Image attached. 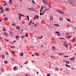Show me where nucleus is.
I'll return each mask as SVG.
<instances>
[{
  "mask_svg": "<svg viewBox=\"0 0 76 76\" xmlns=\"http://www.w3.org/2000/svg\"><path fill=\"white\" fill-rule=\"evenodd\" d=\"M17 42V41L16 40H14V41H13V43H15V42Z\"/></svg>",
  "mask_w": 76,
  "mask_h": 76,
  "instance_id": "obj_54",
  "label": "nucleus"
},
{
  "mask_svg": "<svg viewBox=\"0 0 76 76\" xmlns=\"http://www.w3.org/2000/svg\"><path fill=\"white\" fill-rule=\"evenodd\" d=\"M28 34L27 33H26V34H25V37H28Z\"/></svg>",
  "mask_w": 76,
  "mask_h": 76,
  "instance_id": "obj_33",
  "label": "nucleus"
},
{
  "mask_svg": "<svg viewBox=\"0 0 76 76\" xmlns=\"http://www.w3.org/2000/svg\"><path fill=\"white\" fill-rule=\"evenodd\" d=\"M40 15H44V13H42V12H41L40 13Z\"/></svg>",
  "mask_w": 76,
  "mask_h": 76,
  "instance_id": "obj_40",
  "label": "nucleus"
},
{
  "mask_svg": "<svg viewBox=\"0 0 76 76\" xmlns=\"http://www.w3.org/2000/svg\"><path fill=\"white\" fill-rule=\"evenodd\" d=\"M25 76H31V75H29V74H25Z\"/></svg>",
  "mask_w": 76,
  "mask_h": 76,
  "instance_id": "obj_41",
  "label": "nucleus"
},
{
  "mask_svg": "<svg viewBox=\"0 0 76 76\" xmlns=\"http://www.w3.org/2000/svg\"><path fill=\"white\" fill-rule=\"evenodd\" d=\"M20 56H23V53H20Z\"/></svg>",
  "mask_w": 76,
  "mask_h": 76,
  "instance_id": "obj_21",
  "label": "nucleus"
},
{
  "mask_svg": "<svg viewBox=\"0 0 76 76\" xmlns=\"http://www.w3.org/2000/svg\"><path fill=\"white\" fill-rule=\"evenodd\" d=\"M38 17H39L38 15H37V17L35 16L34 17V19H36V18H37V20H38Z\"/></svg>",
  "mask_w": 76,
  "mask_h": 76,
  "instance_id": "obj_18",
  "label": "nucleus"
},
{
  "mask_svg": "<svg viewBox=\"0 0 76 76\" xmlns=\"http://www.w3.org/2000/svg\"><path fill=\"white\" fill-rule=\"evenodd\" d=\"M15 38H16V40H18L19 38V37L18 36H15Z\"/></svg>",
  "mask_w": 76,
  "mask_h": 76,
  "instance_id": "obj_13",
  "label": "nucleus"
},
{
  "mask_svg": "<svg viewBox=\"0 0 76 76\" xmlns=\"http://www.w3.org/2000/svg\"><path fill=\"white\" fill-rule=\"evenodd\" d=\"M11 53H12V54H15L14 51H11Z\"/></svg>",
  "mask_w": 76,
  "mask_h": 76,
  "instance_id": "obj_23",
  "label": "nucleus"
},
{
  "mask_svg": "<svg viewBox=\"0 0 76 76\" xmlns=\"http://www.w3.org/2000/svg\"><path fill=\"white\" fill-rule=\"evenodd\" d=\"M57 36H58V37H59L61 35V33H57Z\"/></svg>",
  "mask_w": 76,
  "mask_h": 76,
  "instance_id": "obj_20",
  "label": "nucleus"
},
{
  "mask_svg": "<svg viewBox=\"0 0 76 76\" xmlns=\"http://www.w3.org/2000/svg\"><path fill=\"white\" fill-rule=\"evenodd\" d=\"M44 7V9H45L46 8V7L45 6H44L43 7V6H41V9L40 10H39L40 12H42V11H43V8Z\"/></svg>",
  "mask_w": 76,
  "mask_h": 76,
  "instance_id": "obj_3",
  "label": "nucleus"
},
{
  "mask_svg": "<svg viewBox=\"0 0 76 76\" xmlns=\"http://www.w3.org/2000/svg\"><path fill=\"white\" fill-rule=\"evenodd\" d=\"M68 2L69 4H75V2L73 0H68Z\"/></svg>",
  "mask_w": 76,
  "mask_h": 76,
  "instance_id": "obj_1",
  "label": "nucleus"
},
{
  "mask_svg": "<svg viewBox=\"0 0 76 76\" xmlns=\"http://www.w3.org/2000/svg\"><path fill=\"white\" fill-rule=\"evenodd\" d=\"M65 66H66V67H70V65H68L67 64H65Z\"/></svg>",
  "mask_w": 76,
  "mask_h": 76,
  "instance_id": "obj_24",
  "label": "nucleus"
},
{
  "mask_svg": "<svg viewBox=\"0 0 76 76\" xmlns=\"http://www.w3.org/2000/svg\"><path fill=\"white\" fill-rule=\"evenodd\" d=\"M4 39V40L6 42H9V40L7 39Z\"/></svg>",
  "mask_w": 76,
  "mask_h": 76,
  "instance_id": "obj_37",
  "label": "nucleus"
},
{
  "mask_svg": "<svg viewBox=\"0 0 76 76\" xmlns=\"http://www.w3.org/2000/svg\"><path fill=\"white\" fill-rule=\"evenodd\" d=\"M56 11L58 12V13H60V14L63 15L64 14V13L63 11H59L58 10H56Z\"/></svg>",
  "mask_w": 76,
  "mask_h": 76,
  "instance_id": "obj_2",
  "label": "nucleus"
},
{
  "mask_svg": "<svg viewBox=\"0 0 76 76\" xmlns=\"http://www.w3.org/2000/svg\"><path fill=\"white\" fill-rule=\"evenodd\" d=\"M32 3H33V4H35V2H34V1H32Z\"/></svg>",
  "mask_w": 76,
  "mask_h": 76,
  "instance_id": "obj_63",
  "label": "nucleus"
},
{
  "mask_svg": "<svg viewBox=\"0 0 76 76\" xmlns=\"http://www.w3.org/2000/svg\"><path fill=\"white\" fill-rule=\"evenodd\" d=\"M10 9L9 8H6L5 9V10L7 11H9Z\"/></svg>",
  "mask_w": 76,
  "mask_h": 76,
  "instance_id": "obj_30",
  "label": "nucleus"
},
{
  "mask_svg": "<svg viewBox=\"0 0 76 76\" xmlns=\"http://www.w3.org/2000/svg\"><path fill=\"white\" fill-rule=\"evenodd\" d=\"M18 18H19V19L20 20L21 19V17H20V16H18Z\"/></svg>",
  "mask_w": 76,
  "mask_h": 76,
  "instance_id": "obj_47",
  "label": "nucleus"
},
{
  "mask_svg": "<svg viewBox=\"0 0 76 76\" xmlns=\"http://www.w3.org/2000/svg\"><path fill=\"white\" fill-rule=\"evenodd\" d=\"M34 54L35 55V56H39V53H35Z\"/></svg>",
  "mask_w": 76,
  "mask_h": 76,
  "instance_id": "obj_14",
  "label": "nucleus"
},
{
  "mask_svg": "<svg viewBox=\"0 0 76 76\" xmlns=\"http://www.w3.org/2000/svg\"><path fill=\"white\" fill-rule=\"evenodd\" d=\"M55 69L56 70V71H58V68L56 67V68H55Z\"/></svg>",
  "mask_w": 76,
  "mask_h": 76,
  "instance_id": "obj_38",
  "label": "nucleus"
},
{
  "mask_svg": "<svg viewBox=\"0 0 76 76\" xmlns=\"http://www.w3.org/2000/svg\"><path fill=\"white\" fill-rule=\"evenodd\" d=\"M31 23L30 22V23H29V24H28V25L31 26Z\"/></svg>",
  "mask_w": 76,
  "mask_h": 76,
  "instance_id": "obj_60",
  "label": "nucleus"
},
{
  "mask_svg": "<svg viewBox=\"0 0 76 76\" xmlns=\"http://www.w3.org/2000/svg\"><path fill=\"white\" fill-rule=\"evenodd\" d=\"M18 15H19V16H20L24 17V15H22L21 14H19Z\"/></svg>",
  "mask_w": 76,
  "mask_h": 76,
  "instance_id": "obj_35",
  "label": "nucleus"
},
{
  "mask_svg": "<svg viewBox=\"0 0 76 76\" xmlns=\"http://www.w3.org/2000/svg\"><path fill=\"white\" fill-rule=\"evenodd\" d=\"M50 57H51V58H52L54 59V57L53 56H50Z\"/></svg>",
  "mask_w": 76,
  "mask_h": 76,
  "instance_id": "obj_52",
  "label": "nucleus"
},
{
  "mask_svg": "<svg viewBox=\"0 0 76 76\" xmlns=\"http://www.w3.org/2000/svg\"><path fill=\"white\" fill-rule=\"evenodd\" d=\"M52 50L53 51H55L56 50V48L55 46H53L52 47Z\"/></svg>",
  "mask_w": 76,
  "mask_h": 76,
  "instance_id": "obj_12",
  "label": "nucleus"
},
{
  "mask_svg": "<svg viewBox=\"0 0 76 76\" xmlns=\"http://www.w3.org/2000/svg\"><path fill=\"white\" fill-rule=\"evenodd\" d=\"M75 58H69V60L70 61H73L75 60Z\"/></svg>",
  "mask_w": 76,
  "mask_h": 76,
  "instance_id": "obj_9",
  "label": "nucleus"
},
{
  "mask_svg": "<svg viewBox=\"0 0 76 76\" xmlns=\"http://www.w3.org/2000/svg\"><path fill=\"white\" fill-rule=\"evenodd\" d=\"M7 63H8V61H4V63L5 64H7Z\"/></svg>",
  "mask_w": 76,
  "mask_h": 76,
  "instance_id": "obj_49",
  "label": "nucleus"
},
{
  "mask_svg": "<svg viewBox=\"0 0 76 76\" xmlns=\"http://www.w3.org/2000/svg\"><path fill=\"white\" fill-rule=\"evenodd\" d=\"M64 4H67V2H66V1H64Z\"/></svg>",
  "mask_w": 76,
  "mask_h": 76,
  "instance_id": "obj_64",
  "label": "nucleus"
},
{
  "mask_svg": "<svg viewBox=\"0 0 76 76\" xmlns=\"http://www.w3.org/2000/svg\"><path fill=\"white\" fill-rule=\"evenodd\" d=\"M26 17H27V18L28 20V21H29V16H28V15H27L26 16Z\"/></svg>",
  "mask_w": 76,
  "mask_h": 76,
  "instance_id": "obj_31",
  "label": "nucleus"
},
{
  "mask_svg": "<svg viewBox=\"0 0 76 76\" xmlns=\"http://www.w3.org/2000/svg\"><path fill=\"white\" fill-rule=\"evenodd\" d=\"M66 64H69L70 63V62L69 61H66Z\"/></svg>",
  "mask_w": 76,
  "mask_h": 76,
  "instance_id": "obj_39",
  "label": "nucleus"
},
{
  "mask_svg": "<svg viewBox=\"0 0 76 76\" xmlns=\"http://www.w3.org/2000/svg\"><path fill=\"white\" fill-rule=\"evenodd\" d=\"M5 53L7 55H9V53L7 52H5Z\"/></svg>",
  "mask_w": 76,
  "mask_h": 76,
  "instance_id": "obj_57",
  "label": "nucleus"
},
{
  "mask_svg": "<svg viewBox=\"0 0 76 76\" xmlns=\"http://www.w3.org/2000/svg\"><path fill=\"white\" fill-rule=\"evenodd\" d=\"M3 3H4V4H7L6 2L5 1H3Z\"/></svg>",
  "mask_w": 76,
  "mask_h": 76,
  "instance_id": "obj_50",
  "label": "nucleus"
},
{
  "mask_svg": "<svg viewBox=\"0 0 76 76\" xmlns=\"http://www.w3.org/2000/svg\"><path fill=\"white\" fill-rule=\"evenodd\" d=\"M11 60H12V61H14V59L13 58H12L11 59Z\"/></svg>",
  "mask_w": 76,
  "mask_h": 76,
  "instance_id": "obj_61",
  "label": "nucleus"
},
{
  "mask_svg": "<svg viewBox=\"0 0 76 76\" xmlns=\"http://www.w3.org/2000/svg\"><path fill=\"white\" fill-rule=\"evenodd\" d=\"M30 47H31V48H34V46H31Z\"/></svg>",
  "mask_w": 76,
  "mask_h": 76,
  "instance_id": "obj_46",
  "label": "nucleus"
},
{
  "mask_svg": "<svg viewBox=\"0 0 76 76\" xmlns=\"http://www.w3.org/2000/svg\"><path fill=\"white\" fill-rule=\"evenodd\" d=\"M58 54L59 55H64V54L63 53H58Z\"/></svg>",
  "mask_w": 76,
  "mask_h": 76,
  "instance_id": "obj_28",
  "label": "nucleus"
},
{
  "mask_svg": "<svg viewBox=\"0 0 76 76\" xmlns=\"http://www.w3.org/2000/svg\"><path fill=\"white\" fill-rule=\"evenodd\" d=\"M59 20H60V21H62L63 20V18H59Z\"/></svg>",
  "mask_w": 76,
  "mask_h": 76,
  "instance_id": "obj_16",
  "label": "nucleus"
},
{
  "mask_svg": "<svg viewBox=\"0 0 76 76\" xmlns=\"http://www.w3.org/2000/svg\"><path fill=\"white\" fill-rule=\"evenodd\" d=\"M60 33L59 31H55V33Z\"/></svg>",
  "mask_w": 76,
  "mask_h": 76,
  "instance_id": "obj_59",
  "label": "nucleus"
},
{
  "mask_svg": "<svg viewBox=\"0 0 76 76\" xmlns=\"http://www.w3.org/2000/svg\"><path fill=\"white\" fill-rule=\"evenodd\" d=\"M55 26L57 27H59V26L57 24H54V26H53V28H54V29L56 28V27H55Z\"/></svg>",
  "mask_w": 76,
  "mask_h": 76,
  "instance_id": "obj_6",
  "label": "nucleus"
},
{
  "mask_svg": "<svg viewBox=\"0 0 76 76\" xmlns=\"http://www.w3.org/2000/svg\"><path fill=\"white\" fill-rule=\"evenodd\" d=\"M17 67L16 66H15L14 68H13V69L15 71L16 69V68Z\"/></svg>",
  "mask_w": 76,
  "mask_h": 76,
  "instance_id": "obj_36",
  "label": "nucleus"
},
{
  "mask_svg": "<svg viewBox=\"0 0 76 76\" xmlns=\"http://www.w3.org/2000/svg\"><path fill=\"white\" fill-rule=\"evenodd\" d=\"M72 42H75V39H73L72 40Z\"/></svg>",
  "mask_w": 76,
  "mask_h": 76,
  "instance_id": "obj_44",
  "label": "nucleus"
},
{
  "mask_svg": "<svg viewBox=\"0 0 76 76\" xmlns=\"http://www.w3.org/2000/svg\"><path fill=\"white\" fill-rule=\"evenodd\" d=\"M4 35L5 36L8 37V34L6 33V32H5L4 33Z\"/></svg>",
  "mask_w": 76,
  "mask_h": 76,
  "instance_id": "obj_15",
  "label": "nucleus"
},
{
  "mask_svg": "<svg viewBox=\"0 0 76 76\" xmlns=\"http://www.w3.org/2000/svg\"><path fill=\"white\" fill-rule=\"evenodd\" d=\"M4 12V9H2V10H1V12H0V14L1 13H3Z\"/></svg>",
  "mask_w": 76,
  "mask_h": 76,
  "instance_id": "obj_29",
  "label": "nucleus"
},
{
  "mask_svg": "<svg viewBox=\"0 0 76 76\" xmlns=\"http://www.w3.org/2000/svg\"><path fill=\"white\" fill-rule=\"evenodd\" d=\"M5 69L4 67H1V72H4Z\"/></svg>",
  "mask_w": 76,
  "mask_h": 76,
  "instance_id": "obj_8",
  "label": "nucleus"
},
{
  "mask_svg": "<svg viewBox=\"0 0 76 76\" xmlns=\"http://www.w3.org/2000/svg\"><path fill=\"white\" fill-rule=\"evenodd\" d=\"M43 36H42L41 37H37V38L39 39H41L42 38H43Z\"/></svg>",
  "mask_w": 76,
  "mask_h": 76,
  "instance_id": "obj_25",
  "label": "nucleus"
},
{
  "mask_svg": "<svg viewBox=\"0 0 76 76\" xmlns=\"http://www.w3.org/2000/svg\"><path fill=\"white\" fill-rule=\"evenodd\" d=\"M0 56H1V58H2V59H4V58L5 57L4 55L3 54H2V55H1Z\"/></svg>",
  "mask_w": 76,
  "mask_h": 76,
  "instance_id": "obj_17",
  "label": "nucleus"
},
{
  "mask_svg": "<svg viewBox=\"0 0 76 76\" xmlns=\"http://www.w3.org/2000/svg\"><path fill=\"white\" fill-rule=\"evenodd\" d=\"M53 16L50 15V21H52L53 20Z\"/></svg>",
  "mask_w": 76,
  "mask_h": 76,
  "instance_id": "obj_10",
  "label": "nucleus"
},
{
  "mask_svg": "<svg viewBox=\"0 0 76 76\" xmlns=\"http://www.w3.org/2000/svg\"><path fill=\"white\" fill-rule=\"evenodd\" d=\"M4 21H7L8 20V18H4Z\"/></svg>",
  "mask_w": 76,
  "mask_h": 76,
  "instance_id": "obj_22",
  "label": "nucleus"
},
{
  "mask_svg": "<svg viewBox=\"0 0 76 76\" xmlns=\"http://www.w3.org/2000/svg\"><path fill=\"white\" fill-rule=\"evenodd\" d=\"M9 3L10 4H12V0H9Z\"/></svg>",
  "mask_w": 76,
  "mask_h": 76,
  "instance_id": "obj_11",
  "label": "nucleus"
},
{
  "mask_svg": "<svg viewBox=\"0 0 76 76\" xmlns=\"http://www.w3.org/2000/svg\"><path fill=\"white\" fill-rule=\"evenodd\" d=\"M50 74L48 73V74L47 75V76H50Z\"/></svg>",
  "mask_w": 76,
  "mask_h": 76,
  "instance_id": "obj_51",
  "label": "nucleus"
},
{
  "mask_svg": "<svg viewBox=\"0 0 76 76\" xmlns=\"http://www.w3.org/2000/svg\"><path fill=\"white\" fill-rule=\"evenodd\" d=\"M50 9V8H48L47 9H45V10H44V11H46V10H48V9Z\"/></svg>",
  "mask_w": 76,
  "mask_h": 76,
  "instance_id": "obj_58",
  "label": "nucleus"
},
{
  "mask_svg": "<svg viewBox=\"0 0 76 76\" xmlns=\"http://www.w3.org/2000/svg\"><path fill=\"white\" fill-rule=\"evenodd\" d=\"M72 26H73L72 25H67V27H71Z\"/></svg>",
  "mask_w": 76,
  "mask_h": 76,
  "instance_id": "obj_32",
  "label": "nucleus"
},
{
  "mask_svg": "<svg viewBox=\"0 0 76 76\" xmlns=\"http://www.w3.org/2000/svg\"><path fill=\"white\" fill-rule=\"evenodd\" d=\"M43 2L45 5H47L48 4V2L46 0H43Z\"/></svg>",
  "mask_w": 76,
  "mask_h": 76,
  "instance_id": "obj_4",
  "label": "nucleus"
},
{
  "mask_svg": "<svg viewBox=\"0 0 76 76\" xmlns=\"http://www.w3.org/2000/svg\"><path fill=\"white\" fill-rule=\"evenodd\" d=\"M64 46V47H68V44L66 43V42H64L63 43Z\"/></svg>",
  "mask_w": 76,
  "mask_h": 76,
  "instance_id": "obj_7",
  "label": "nucleus"
},
{
  "mask_svg": "<svg viewBox=\"0 0 76 76\" xmlns=\"http://www.w3.org/2000/svg\"><path fill=\"white\" fill-rule=\"evenodd\" d=\"M12 26H16V23H14L13 24H12Z\"/></svg>",
  "mask_w": 76,
  "mask_h": 76,
  "instance_id": "obj_27",
  "label": "nucleus"
},
{
  "mask_svg": "<svg viewBox=\"0 0 76 76\" xmlns=\"http://www.w3.org/2000/svg\"><path fill=\"white\" fill-rule=\"evenodd\" d=\"M21 38H22V39H23V38H24V37L23 36H22L21 37Z\"/></svg>",
  "mask_w": 76,
  "mask_h": 76,
  "instance_id": "obj_56",
  "label": "nucleus"
},
{
  "mask_svg": "<svg viewBox=\"0 0 76 76\" xmlns=\"http://www.w3.org/2000/svg\"><path fill=\"white\" fill-rule=\"evenodd\" d=\"M64 57L65 58H68L69 56H64Z\"/></svg>",
  "mask_w": 76,
  "mask_h": 76,
  "instance_id": "obj_55",
  "label": "nucleus"
},
{
  "mask_svg": "<svg viewBox=\"0 0 76 76\" xmlns=\"http://www.w3.org/2000/svg\"><path fill=\"white\" fill-rule=\"evenodd\" d=\"M15 48V46H10V48Z\"/></svg>",
  "mask_w": 76,
  "mask_h": 76,
  "instance_id": "obj_48",
  "label": "nucleus"
},
{
  "mask_svg": "<svg viewBox=\"0 0 76 76\" xmlns=\"http://www.w3.org/2000/svg\"><path fill=\"white\" fill-rule=\"evenodd\" d=\"M28 10L30 11H33L34 10V9L33 8H28Z\"/></svg>",
  "mask_w": 76,
  "mask_h": 76,
  "instance_id": "obj_19",
  "label": "nucleus"
},
{
  "mask_svg": "<svg viewBox=\"0 0 76 76\" xmlns=\"http://www.w3.org/2000/svg\"><path fill=\"white\" fill-rule=\"evenodd\" d=\"M9 33H10V36H14L13 33V32L11 31H9Z\"/></svg>",
  "mask_w": 76,
  "mask_h": 76,
  "instance_id": "obj_5",
  "label": "nucleus"
},
{
  "mask_svg": "<svg viewBox=\"0 0 76 76\" xmlns=\"http://www.w3.org/2000/svg\"><path fill=\"white\" fill-rule=\"evenodd\" d=\"M71 38V36H68V39H70Z\"/></svg>",
  "mask_w": 76,
  "mask_h": 76,
  "instance_id": "obj_45",
  "label": "nucleus"
},
{
  "mask_svg": "<svg viewBox=\"0 0 76 76\" xmlns=\"http://www.w3.org/2000/svg\"><path fill=\"white\" fill-rule=\"evenodd\" d=\"M72 28L73 29H76V27H73V28Z\"/></svg>",
  "mask_w": 76,
  "mask_h": 76,
  "instance_id": "obj_53",
  "label": "nucleus"
},
{
  "mask_svg": "<svg viewBox=\"0 0 76 76\" xmlns=\"http://www.w3.org/2000/svg\"><path fill=\"white\" fill-rule=\"evenodd\" d=\"M66 35L68 36V35H69L70 34L69 33H66Z\"/></svg>",
  "mask_w": 76,
  "mask_h": 76,
  "instance_id": "obj_42",
  "label": "nucleus"
},
{
  "mask_svg": "<svg viewBox=\"0 0 76 76\" xmlns=\"http://www.w3.org/2000/svg\"><path fill=\"white\" fill-rule=\"evenodd\" d=\"M66 19H67V21H69V22H71V20H70V19H69L68 18H66Z\"/></svg>",
  "mask_w": 76,
  "mask_h": 76,
  "instance_id": "obj_34",
  "label": "nucleus"
},
{
  "mask_svg": "<svg viewBox=\"0 0 76 76\" xmlns=\"http://www.w3.org/2000/svg\"><path fill=\"white\" fill-rule=\"evenodd\" d=\"M0 10H3V7H1L0 8Z\"/></svg>",
  "mask_w": 76,
  "mask_h": 76,
  "instance_id": "obj_62",
  "label": "nucleus"
},
{
  "mask_svg": "<svg viewBox=\"0 0 76 76\" xmlns=\"http://www.w3.org/2000/svg\"><path fill=\"white\" fill-rule=\"evenodd\" d=\"M2 30H3V31H6V29L4 28H3V29H2Z\"/></svg>",
  "mask_w": 76,
  "mask_h": 76,
  "instance_id": "obj_43",
  "label": "nucleus"
},
{
  "mask_svg": "<svg viewBox=\"0 0 76 76\" xmlns=\"http://www.w3.org/2000/svg\"><path fill=\"white\" fill-rule=\"evenodd\" d=\"M16 29H18V30H19V29H20V27H19L18 26H16Z\"/></svg>",
  "mask_w": 76,
  "mask_h": 76,
  "instance_id": "obj_26",
  "label": "nucleus"
}]
</instances>
